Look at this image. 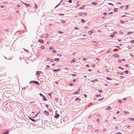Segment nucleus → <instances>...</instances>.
<instances>
[{
	"instance_id": "f257e3e1",
	"label": "nucleus",
	"mask_w": 134,
	"mask_h": 134,
	"mask_svg": "<svg viewBox=\"0 0 134 134\" xmlns=\"http://www.w3.org/2000/svg\"><path fill=\"white\" fill-rule=\"evenodd\" d=\"M31 82H34L36 84L38 85H39V83L36 81H32L30 82V83H31Z\"/></svg>"
},
{
	"instance_id": "f03ea898",
	"label": "nucleus",
	"mask_w": 134,
	"mask_h": 134,
	"mask_svg": "<svg viewBox=\"0 0 134 134\" xmlns=\"http://www.w3.org/2000/svg\"><path fill=\"white\" fill-rule=\"evenodd\" d=\"M59 116V115L57 114H56L54 116V117L56 118H58Z\"/></svg>"
},
{
	"instance_id": "7ed1b4c3",
	"label": "nucleus",
	"mask_w": 134,
	"mask_h": 134,
	"mask_svg": "<svg viewBox=\"0 0 134 134\" xmlns=\"http://www.w3.org/2000/svg\"><path fill=\"white\" fill-rule=\"evenodd\" d=\"M24 4H25L27 7H28L30 6V4H26L25 3H24L23 2H22Z\"/></svg>"
},
{
	"instance_id": "20e7f679",
	"label": "nucleus",
	"mask_w": 134,
	"mask_h": 134,
	"mask_svg": "<svg viewBox=\"0 0 134 134\" xmlns=\"http://www.w3.org/2000/svg\"><path fill=\"white\" fill-rule=\"evenodd\" d=\"M29 118L30 120H31L34 122H35L36 121L35 119H33L30 117H29Z\"/></svg>"
},
{
	"instance_id": "39448f33",
	"label": "nucleus",
	"mask_w": 134,
	"mask_h": 134,
	"mask_svg": "<svg viewBox=\"0 0 134 134\" xmlns=\"http://www.w3.org/2000/svg\"><path fill=\"white\" fill-rule=\"evenodd\" d=\"M9 131H7L3 132V134H9Z\"/></svg>"
},
{
	"instance_id": "423d86ee",
	"label": "nucleus",
	"mask_w": 134,
	"mask_h": 134,
	"mask_svg": "<svg viewBox=\"0 0 134 134\" xmlns=\"http://www.w3.org/2000/svg\"><path fill=\"white\" fill-rule=\"evenodd\" d=\"M38 41L41 43H43V41L42 40H38Z\"/></svg>"
},
{
	"instance_id": "0eeeda50",
	"label": "nucleus",
	"mask_w": 134,
	"mask_h": 134,
	"mask_svg": "<svg viewBox=\"0 0 134 134\" xmlns=\"http://www.w3.org/2000/svg\"><path fill=\"white\" fill-rule=\"evenodd\" d=\"M93 32V31L92 30H90V31H89L88 33L90 35H91L92 33Z\"/></svg>"
},
{
	"instance_id": "6e6552de",
	"label": "nucleus",
	"mask_w": 134,
	"mask_h": 134,
	"mask_svg": "<svg viewBox=\"0 0 134 134\" xmlns=\"http://www.w3.org/2000/svg\"><path fill=\"white\" fill-rule=\"evenodd\" d=\"M43 100L44 101H46L47 99L46 98L45 96H44V95L43 96Z\"/></svg>"
},
{
	"instance_id": "1a4fd4ad",
	"label": "nucleus",
	"mask_w": 134,
	"mask_h": 134,
	"mask_svg": "<svg viewBox=\"0 0 134 134\" xmlns=\"http://www.w3.org/2000/svg\"><path fill=\"white\" fill-rule=\"evenodd\" d=\"M36 75L37 76H39L40 75V73H39V71H37V73H36Z\"/></svg>"
},
{
	"instance_id": "9d476101",
	"label": "nucleus",
	"mask_w": 134,
	"mask_h": 134,
	"mask_svg": "<svg viewBox=\"0 0 134 134\" xmlns=\"http://www.w3.org/2000/svg\"><path fill=\"white\" fill-rule=\"evenodd\" d=\"M60 70V69H53V71H59Z\"/></svg>"
},
{
	"instance_id": "9b49d317",
	"label": "nucleus",
	"mask_w": 134,
	"mask_h": 134,
	"mask_svg": "<svg viewBox=\"0 0 134 134\" xmlns=\"http://www.w3.org/2000/svg\"><path fill=\"white\" fill-rule=\"evenodd\" d=\"M91 4L93 5H97V3L96 2H92Z\"/></svg>"
},
{
	"instance_id": "f8f14e48",
	"label": "nucleus",
	"mask_w": 134,
	"mask_h": 134,
	"mask_svg": "<svg viewBox=\"0 0 134 134\" xmlns=\"http://www.w3.org/2000/svg\"><path fill=\"white\" fill-rule=\"evenodd\" d=\"M105 109L106 110H107L108 109V110H109L111 109L112 108L110 107H107V108H106Z\"/></svg>"
},
{
	"instance_id": "ddd939ff",
	"label": "nucleus",
	"mask_w": 134,
	"mask_h": 134,
	"mask_svg": "<svg viewBox=\"0 0 134 134\" xmlns=\"http://www.w3.org/2000/svg\"><path fill=\"white\" fill-rule=\"evenodd\" d=\"M44 113L46 115H48V114L49 113L46 110H44Z\"/></svg>"
},
{
	"instance_id": "4468645a",
	"label": "nucleus",
	"mask_w": 134,
	"mask_h": 134,
	"mask_svg": "<svg viewBox=\"0 0 134 134\" xmlns=\"http://www.w3.org/2000/svg\"><path fill=\"white\" fill-rule=\"evenodd\" d=\"M59 59L58 58H55L54 59V60L55 61L58 62L59 60Z\"/></svg>"
},
{
	"instance_id": "2eb2a0df",
	"label": "nucleus",
	"mask_w": 134,
	"mask_h": 134,
	"mask_svg": "<svg viewBox=\"0 0 134 134\" xmlns=\"http://www.w3.org/2000/svg\"><path fill=\"white\" fill-rule=\"evenodd\" d=\"M117 9H118V8H117V9H116V8H114V12H117Z\"/></svg>"
},
{
	"instance_id": "dca6fc26",
	"label": "nucleus",
	"mask_w": 134,
	"mask_h": 134,
	"mask_svg": "<svg viewBox=\"0 0 134 134\" xmlns=\"http://www.w3.org/2000/svg\"><path fill=\"white\" fill-rule=\"evenodd\" d=\"M79 93V92L78 91H76L73 94H78Z\"/></svg>"
},
{
	"instance_id": "f3484780",
	"label": "nucleus",
	"mask_w": 134,
	"mask_h": 134,
	"mask_svg": "<svg viewBox=\"0 0 134 134\" xmlns=\"http://www.w3.org/2000/svg\"><path fill=\"white\" fill-rule=\"evenodd\" d=\"M114 56L115 57H118V55L116 54H114Z\"/></svg>"
},
{
	"instance_id": "a211bd4d",
	"label": "nucleus",
	"mask_w": 134,
	"mask_h": 134,
	"mask_svg": "<svg viewBox=\"0 0 134 134\" xmlns=\"http://www.w3.org/2000/svg\"><path fill=\"white\" fill-rule=\"evenodd\" d=\"M44 47L43 46H42L41 47V48L42 49H44Z\"/></svg>"
},
{
	"instance_id": "6ab92c4d",
	"label": "nucleus",
	"mask_w": 134,
	"mask_h": 134,
	"mask_svg": "<svg viewBox=\"0 0 134 134\" xmlns=\"http://www.w3.org/2000/svg\"><path fill=\"white\" fill-rule=\"evenodd\" d=\"M111 50L110 49H109L108 51L107 52V53H109L111 51Z\"/></svg>"
},
{
	"instance_id": "aec40b11",
	"label": "nucleus",
	"mask_w": 134,
	"mask_h": 134,
	"mask_svg": "<svg viewBox=\"0 0 134 134\" xmlns=\"http://www.w3.org/2000/svg\"><path fill=\"white\" fill-rule=\"evenodd\" d=\"M79 15L80 16H81L82 15V13H80L79 14Z\"/></svg>"
},
{
	"instance_id": "412c9836",
	"label": "nucleus",
	"mask_w": 134,
	"mask_h": 134,
	"mask_svg": "<svg viewBox=\"0 0 134 134\" xmlns=\"http://www.w3.org/2000/svg\"><path fill=\"white\" fill-rule=\"evenodd\" d=\"M85 22V21L84 19H82L81 20V22L82 23H84Z\"/></svg>"
},
{
	"instance_id": "4be33fe9",
	"label": "nucleus",
	"mask_w": 134,
	"mask_h": 134,
	"mask_svg": "<svg viewBox=\"0 0 134 134\" xmlns=\"http://www.w3.org/2000/svg\"><path fill=\"white\" fill-rule=\"evenodd\" d=\"M79 100H79H80V98H76L75 99V100Z\"/></svg>"
},
{
	"instance_id": "5701e85b",
	"label": "nucleus",
	"mask_w": 134,
	"mask_h": 134,
	"mask_svg": "<svg viewBox=\"0 0 134 134\" xmlns=\"http://www.w3.org/2000/svg\"><path fill=\"white\" fill-rule=\"evenodd\" d=\"M124 113H126V114H128V113H129V111H124Z\"/></svg>"
},
{
	"instance_id": "b1692460",
	"label": "nucleus",
	"mask_w": 134,
	"mask_h": 134,
	"mask_svg": "<svg viewBox=\"0 0 134 134\" xmlns=\"http://www.w3.org/2000/svg\"><path fill=\"white\" fill-rule=\"evenodd\" d=\"M93 42H94L95 43H94L93 44H94L95 45H96L97 43V42L96 41H93Z\"/></svg>"
},
{
	"instance_id": "393cba45",
	"label": "nucleus",
	"mask_w": 134,
	"mask_h": 134,
	"mask_svg": "<svg viewBox=\"0 0 134 134\" xmlns=\"http://www.w3.org/2000/svg\"><path fill=\"white\" fill-rule=\"evenodd\" d=\"M120 22L122 23H124V21L122 20H120Z\"/></svg>"
},
{
	"instance_id": "a878e982",
	"label": "nucleus",
	"mask_w": 134,
	"mask_h": 134,
	"mask_svg": "<svg viewBox=\"0 0 134 134\" xmlns=\"http://www.w3.org/2000/svg\"><path fill=\"white\" fill-rule=\"evenodd\" d=\"M96 121L97 122H99V119L98 118H96Z\"/></svg>"
},
{
	"instance_id": "bb28decb",
	"label": "nucleus",
	"mask_w": 134,
	"mask_h": 134,
	"mask_svg": "<svg viewBox=\"0 0 134 134\" xmlns=\"http://www.w3.org/2000/svg\"><path fill=\"white\" fill-rule=\"evenodd\" d=\"M48 34H46V36H45L46 38H47L48 37Z\"/></svg>"
},
{
	"instance_id": "cd10ccee",
	"label": "nucleus",
	"mask_w": 134,
	"mask_h": 134,
	"mask_svg": "<svg viewBox=\"0 0 134 134\" xmlns=\"http://www.w3.org/2000/svg\"><path fill=\"white\" fill-rule=\"evenodd\" d=\"M106 79L108 80H111V79H110L108 77H106Z\"/></svg>"
},
{
	"instance_id": "c85d7f7f",
	"label": "nucleus",
	"mask_w": 134,
	"mask_h": 134,
	"mask_svg": "<svg viewBox=\"0 0 134 134\" xmlns=\"http://www.w3.org/2000/svg\"><path fill=\"white\" fill-rule=\"evenodd\" d=\"M35 7L37 9V8H38V7H37V4L36 3H35Z\"/></svg>"
},
{
	"instance_id": "c756f323",
	"label": "nucleus",
	"mask_w": 134,
	"mask_h": 134,
	"mask_svg": "<svg viewBox=\"0 0 134 134\" xmlns=\"http://www.w3.org/2000/svg\"><path fill=\"white\" fill-rule=\"evenodd\" d=\"M132 33V32H131L130 31H129V32H128L127 33V34L129 35V34H130Z\"/></svg>"
},
{
	"instance_id": "7c9ffc66",
	"label": "nucleus",
	"mask_w": 134,
	"mask_h": 134,
	"mask_svg": "<svg viewBox=\"0 0 134 134\" xmlns=\"http://www.w3.org/2000/svg\"><path fill=\"white\" fill-rule=\"evenodd\" d=\"M124 72L126 74H127L128 73V71L127 70L125 71H124Z\"/></svg>"
},
{
	"instance_id": "2f4dec72",
	"label": "nucleus",
	"mask_w": 134,
	"mask_h": 134,
	"mask_svg": "<svg viewBox=\"0 0 134 134\" xmlns=\"http://www.w3.org/2000/svg\"><path fill=\"white\" fill-rule=\"evenodd\" d=\"M114 37V35L112 34L110 35V37Z\"/></svg>"
},
{
	"instance_id": "473e14b6",
	"label": "nucleus",
	"mask_w": 134,
	"mask_h": 134,
	"mask_svg": "<svg viewBox=\"0 0 134 134\" xmlns=\"http://www.w3.org/2000/svg\"><path fill=\"white\" fill-rule=\"evenodd\" d=\"M130 42L131 43H134V40H131L130 41Z\"/></svg>"
},
{
	"instance_id": "72a5a7b5",
	"label": "nucleus",
	"mask_w": 134,
	"mask_h": 134,
	"mask_svg": "<svg viewBox=\"0 0 134 134\" xmlns=\"http://www.w3.org/2000/svg\"><path fill=\"white\" fill-rule=\"evenodd\" d=\"M75 59V58H74L73 60H72L71 61V62H75L76 61V60H74Z\"/></svg>"
},
{
	"instance_id": "f704fd0d",
	"label": "nucleus",
	"mask_w": 134,
	"mask_h": 134,
	"mask_svg": "<svg viewBox=\"0 0 134 134\" xmlns=\"http://www.w3.org/2000/svg\"><path fill=\"white\" fill-rule=\"evenodd\" d=\"M71 75L73 77H74L76 75L75 74H71Z\"/></svg>"
},
{
	"instance_id": "c9c22d12",
	"label": "nucleus",
	"mask_w": 134,
	"mask_h": 134,
	"mask_svg": "<svg viewBox=\"0 0 134 134\" xmlns=\"http://www.w3.org/2000/svg\"><path fill=\"white\" fill-rule=\"evenodd\" d=\"M54 60L53 59H52L51 60V62H54Z\"/></svg>"
},
{
	"instance_id": "e433bc0d",
	"label": "nucleus",
	"mask_w": 134,
	"mask_h": 134,
	"mask_svg": "<svg viewBox=\"0 0 134 134\" xmlns=\"http://www.w3.org/2000/svg\"><path fill=\"white\" fill-rule=\"evenodd\" d=\"M53 49V48L52 47H50L49 48V49Z\"/></svg>"
},
{
	"instance_id": "4c0bfd02",
	"label": "nucleus",
	"mask_w": 134,
	"mask_h": 134,
	"mask_svg": "<svg viewBox=\"0 0 134 134\" xmlns=\"http://www.w3.org/2000/svg\"><path fill=\"white\" fill-rule=\"evenodd\" d=\"M91 124L90 123H87V125L88 126H90L91 125Z\"/></svg>"
},
{
	"instance_id": "58836bf2",
	"label": "nucleus",
	"mask_w": 134,
	"mask_h": 134,
	"mask_svg": "<svg viewBox=\"0 0 134 134\" xmlns=\"http://www.w3.org/2000/svg\"><path fill=\"white\" fill-rule=\"evenodd\" d=\"M20 5L19 4H18L17 5V7H20Z\"/></svg>"
},
{
	"instance_id": "ea45409f",
	"label": "nucleus",
	"mask_w": 134,
	"mask_h": 134,
	"mask_svg": "<svg viewBox=\"0 0 134 134\" xmlns=\"http://www.w3.org/2000/svg\"><path fill=\"white\" fill-rule=\"evenodd\" d=\"M54 99H55V101H57V100H58V99L57 98H55Z\"/></svg>"
},
{
	"instance_id": "a19ab883",
	"label": "nucleus",
	"mask_w": 134,
	"mask_h": 134,
	"mask_svg": "<svg viewBox=\"0 0 134 134\" xmlns=\"http://www.w3.org/2000/svg\"><path fill=\"white\" fill-rule=\"evenodd\" d=\"M61 22L62 23H65V21H64V20H62L61 21Z\"/></svg>"
},
{
	"instance_id": "79ce46f5",
	"label": "nucleus",
	"mask_w": 134,
	"mask_h": 134,
	"mask_svg": "<svg viewBox=\"0 0 134 134\" xmlns=\"http://www.w3.org/2000/svg\"><path fill=\"white\" fill-rule=\"evenodd\" d=\"M84 8V7H81L79 9H83Z\"/></svg>"
},
{
	"instance_id": "37998d69",
	"label": "nucleus",
	"mask_w": 134,
	"mask_h": 134,
	"mask_svg": "<svg viewBox=\"0 0 134 134\" xmlns=\"http://www.w3.org/2000/svg\"><path fill=\"white\" fill-rule=\"evenodd\" d=\"M58 32L60 34H62V33H63V32H61V31H58Z\"/></svg>"
},
{
	"instance_id": "c03bdc74",
	"label": "nucleus",
	"mask_w": 134,
	"mask_h": 134,
	"mask_svg": "<svg viewBox=\"0 0 134 134\" xmlns=\"http://www.w3.org/2000/svg\"><path fill=\"white\" fill-rule=\"evenodd\" d=\"M108 4L109 5H112L113 6L114 5L113 4H112V3H108Z\"/></svg>"
},
{
	"instance_id": "a18cd8bd",
	"label": "nucleus",
	"mask_w": 134,
	"mask_h": 134,
	"mask_svg": "<svg viewBox=\"0 0 134 134\" xmlns=\"http://www.w3.org/2000/svg\"><path fill=\"white\" fill-rule=\"evenodd\" d=\"M72 2V1L71 0H69L68 1V2L69 3H71Z\"/></svg>"
},
{
	"instance_id": "49530a36",
	"label": "nucleus",
	"mask_w": 134,
	"mask_h": 134,
	"mask_svg": "<svg viewBox=\"0 0 134 134\" xmlns=\"http://www.w3.org/2000/svg\"><path fill=\"white\" fill-rule=\"evenodd\" d=\"M124 77L123 76H120V78L121 79H122Z\"/></svg>"
},
{
	"instance_id": "de8ad7c7",
	"label": "nucleus",
	"mask_w": 134,
	"mask_h": 134,
	"mask_svg": "<svg viewBox=\"0 0 134 134\" xmlns=\"http://www.w3.org/2000/svg\"><path fill=\"white\" fill-rule=\"evenodd\" d=\"M39 94L41 96H43V95L41 93H40Z\"/></svg>"
},
{
	"instance_id": "09e8293b",
	"label": "nucleus",
	"mask_w": 134,
	"mask_h": 134,
	"mask_svg": "<svg viewBox=\"0 0 134 134\" xmlns=\"http://www.w3.org/2000/svg\"><path fill=\"white\" fill-rule=\"evenodd\" d=\"M87 14V13H83V15H86Z\"/></svg>"
},
{
	"instance_id": "8fccbe9b",
	"label": "nucleus",
	"mask_w": 134,
	"mask_h": 134,
	"mask_svg": "<svg viewBox=\"0 0 134 134\" xmlns=\"http://www.w3.org/2000/svg\"><path fill=\"white\" fill-rule=\"evenodd\" d=\"M95 81H94V80H92V81H91V82H93V83H94V82H95Z\"/></svg>"
},
{
	"instance_id": "3c124183",
	"label": "nucleus",
	"mask_w": 134,
	"mask_h": 134,
	"mask_svg": "<svg viewBox=\"0 0 134 134\" xmlns=\"http://www.w3.org/2000/svg\"><path fill=\"white\" fill-rule=\"evenodd\" d=\"M76 81V80L75 79H74L72 81L74 82H75Z\"/></svg>"
},
{
	"instance_id": "603ef678",
	"label": "nucleus",
	"mask_w": 134,
	"mask_h": 134,
	"mask_svg": "<svg viewBox=\"0 0 134 134\" xmlns=\"http://www.w3.org/2000/svg\"><path fill=\"white\" fill-rule=\"evenodd\" d=\"M107 13H103V15H107Z\"/></svg>"
},
{
	"instance_id": "864d4df0",
	"label": "nucleus",
	"mask_w": 134,
	"mask_h": 134,
	"mask_svg": "<svg viewBox=\"0 0 134 134\" xmlns=\"http://www.w3.org/2000/svg\"><path fill=\"white\" fill-rule=\"evenodd\" d=\"M128 5H126V9H127V8H128Z\"/></svg>"
},
{
	"instance_id": "5fc2aeb1",
	"label": "nucleus",
	"mask_w": 134,
	"mask_h": 134,
	"mask_svg": "<svg viewBox=\"0 0 134 134\" xmlns=\"http://www.w3.org/2000/svg\"><path fill=\"white\" fill-rule=\"evenodd\" d=\"M56 52V51H55L54 50H53V53H55Z\"/></svg>"
},
{
	"instance_id": "6e6d98bb",
	"label": "nucleus",
	"mask_w": 134,
	"mask_h": 134,
	"mask_svg": "<svg viewBox=\"0 0 134 134\" xmlns=\"http://www.w3.org/2000/svg\"><path fill=\"white\" fill-rule=\"evenodd\" d=\"M86 59H87V58H83V60H86Z\"/></svg>"
},
{
	"instance_id": "4d7b16f0",
	"label": "nucleus",
	"mask_w": 134,
	"mask_h": 134,
	"mask_svg": "<svg viewBox=\"0 0 134 134\" xmlns=\"http://www.w3.org/2000/svg\"><path fill=\"white\" fill-rule=\"evenodd\" d=\"M134 120V119L133 118H132L131 119V120L132 121V120Z\"/></svg>"
},
{
	"instance_id": "13d9d810",
	"label": "nucleus",
	"mask_w": 134,
	"mask_h": 134,
	"mask_svg": "<svg viewBox=\"0 0 134 134\" xmlns=\"http://www.w3.org/2000/svg\"><path fill=\"white\" fill-rule=\"evenodd\" d=\"M74 28H75V29H76V30H77V29H79L77 27H75Z\"/></svg>"
},
{
	"instance_id": "bf43d9fd",
	"label": "nucleus",
	"mask_w": 134,
	"mask_h": 134,
	"mask_svg": "<svg viewBox=\"0 0 134 134\" xmlns=\"http://www.w3.org/2000/svg\"><path fill=\"white\" fill-rule=\"evenodd\" d=\"M125 66H126V67H128L129 66V65L128 64H126L125 65Z\"/></svg>"
},
{
	"instance_id": "052dcab7",
	"label": "nucleus",
	"mask_w": 134,
	"mask_h": 134,
	"mask_svg": "<svg viewBox=\"0 0 134 134\" xmlns=\"http://www.w3.org/2000/svg\"><path fill=\"white\" fill-rule=\"evenodd\" d=\"M69 85L70 86H72L73 85V84L72 83H70L69 84Z\"/></svg>"
},
{
	"instance_id": "680f3d73",
	"label": "nucleus",
	"mask_w": 134,
	"mask_h": 134,
	"mask_svg": "<svg viewBox=\"0 0 134 134\" xmlns=\"http://www.w3.org/2000/svg\"><path fill=\"white\" fill-rule=\"evenodd\" d=\"M46 66H47V68H49L50 67L49 66V65H47Z\"/></svg>"
},
{
	"instance_id": "e2e57ef3",
	"label": "nucleus",
	"mask_w": 134,
	"mask_h": 134,
	"mask_svg": "<svg viewBox=\"0 0 134 134\" xmlns=\"http://www.w3.org/2000/svg\"><path fill=\"white\" fill-rule=\"evenodd\" d=\"M23 89H26V87H23L22 88Z\"/></svg>"
},
{
	"instance_id": "0e129e2a",
	"label": "nucleus",
	"mask_w": 134,
	"mask_h": 134,
	"mask_svg": "<svg viewBox=\"0 0 134 134\" xmlns=\"http://www.w3.org/2000/svg\"><path fill=\"white\" fill-rule=\"evenodd\" d=\"M103 99V98H102L101 99H98V100H99V101H100V100H102Z\"/></svg>"
},
{
	"instance_id": "69168bd1",
	"label": "nucleus",
	"mask_w": 134,
	"mask_h": 134,
	"mask_svg": "<svg viewBox=\"0 0 134 134\" xmlns=\"http://www.w3.org/2000/svg\"><path fill=\"white\" fill-rule=\"evenodd\" d=\"M98 91H99V92H101V93L102 92V91L101 90H99Z\"/></svg>"
},
{
	"instance_id": "338daca9",
	"label": "nucleus",
	"mask_w": 134,
	"mask_h": 134,
	"mask_svg": "<svg viewBox=\"0 0 134 134\" xmlns=\"http://www.w3.org/2000/svg\"><path fill=\"white\" fill-rule=\"evenodd\" d=\"M113 13V12H110L109 13H108V14H111Z\"/></svg>"
},
{
	"instance_id": "774afa93",
	"label": "nucleus",
	"mask_w": 134,
	"mask_h": 134,
	"mask_svg": "<svg viewBox=\"0 0 134 134\" xmlns=\"http://www.w3.org/2000/svg\"><path fill=\"white\" fill-rule=\"evenodd\" d=\"M117 134H122V133L120 132H117Z\"/></svg>"
}]
</instances>
